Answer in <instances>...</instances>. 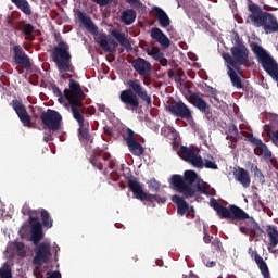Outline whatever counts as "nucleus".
Segmentation results:
<instances>
[{"mask_svg": "<svg viewBox=\"0 0 278 278\" xmlns=\"http://www.w3.org/2000/svg\"><path fill=\"white\" fill-rule=\"evenodd\" d=\"M211 207L220 216V218H226L231 220V223H238L240 220H245L243 226L239 227V231L243 236H250V238H260L264 233V229L260 227V224L255 222V218L248 215L244 210L230 204L228 207L220 204L216 199L212 198L210 201Z\"/></svg>", "mask_w": 278, "mask_h": 278, "instance_id": "1", "label": "nucleus"}, {"mask_svg": "<svg viewBox=\"0 0 278 278\" xmlns=\"http://www.w3.org/2000/svg\"><path fill=\"white\" fill-rule=\"evenodd\" d=\"M127 87L128 89H125L119 93V101L123 103L125 110H128L129 112H137L138 108H140V100L151 106L153 100L151 99V94H149L147 88L142 86L140 79H128Z\"/></svg>", "mask_w": 278, "mask_h": 278, "instance_id": "2", "label": "nucleus"}, {"mask_svg": "<svg viewBox=\"0 0 278 278\" xmlns=\"http://www.w3.org/2000/svg\"><path fill=\"white\" fill-rule=\"evenodd\" d=\"M248 11L251 14L248 15L245 20L247 25L263 27L265 34H275L278 31V22L275 15L269 12L262 11V8L253 2L248 4Z\"/></svg>", "mask_w": 278, "mask_h": 278, "instance_id": "3", "label": "nucleus"}, {"mask_svg": "<svg viewBox=\"0 0 278 278\" xmlns=\"http://www.w3.org/2000/svg\"><path fill=\"white\" fill-rule=\"evenodd\" d=\"M86 99V93L81 88L79 81L71 78L68 84V89L65 88L61 96H58V101L64 104L65 108H71L72 116H77L79 111L77 108H84V100Z\"/></svg>", "mask_w": 278, "mask_h": 278, "instance_id": "4", "label": "nucleus"}, {"mask_svg": "<svg viewBox=\"0 0 278 278\" xmlns=\"http://www.w3.org/2000/svg\"><path fill=\"white\" fill-rule=\"evenodd\" d=\"M52 61L54 62L59 73H74L73 55H71V46L64 40H60L58 46H54L51 53Z\"/></svg>", "mask_w": 278, "mask_h": 278, "instance_id": "5", "label": "nucleus"}, {"mask_svg": "<svg viewBox=\"0 0 278 278\" xmlns=\"http://www.w3.org/2000/svg\"><path fill=\"white\" fill-rule=\"evenodd\" d=\"M198 177L197 172L189 169L185 172L184 177L181 175H173L172 186L176 188L177 192L184 194L186 199H192L197 194V190L192 188V184L197 181Z\"/></svg>", "mask_w": 278, "mask_h": 278, "instance_id": "6", "label": "nucleus"}, {"mask_svg": "<svg viewBox=\"0 0 278 278\" xmlns=\"http://www.w3.org/2000/svg\"><path fill=\"white\" fill-rule=\"evenodd\" d=\"M128 188L130 192L139 200V201H148V203H166V198H162L157 194L147 193L142 188V184L138 181V178H129L128 179Z\"/></svg>", "mask_w": 278, "mask_h": 278, "instance_id": "7", "label": "nucleus"}, {"mask_svg": "<svg viewBox=\"0 0 278 278\" xmlns=\"http://www.w3.org/2000/svg\"><path fill=\"white\" fill-rule=\"evenodd\" d=\"M90 164L102 173V175L108 176L110 170H114L116 168V161L112 160V154L109 152H98L90 157Z\"/></svg>", "mask_w": 278, "mask_h": 278, "instance_id": "8", "label": "nucleus"}, {"mask_svg": "<svg viewBox=\"0 0 278 278\" xmlns=\"http://www.w3.org/2000/svg\"><path fill=\"white\" fill-rule=\"evenodd\" d=\"M40 121L43 129H51L52 131L62 129V115L55 110L48 109L41 112Z\"/></svg>", "mask_w": 278, "mask_h": 278, "instance_id": "9", "label": "nucleus"}, {"mask_svg": "<svg viewBox=\"0 0 278 278\" xmlns=\"http://www.w3.org/2000/svg\"><path fill=\"white\" fill-rule=\"evenodd\" d=\"M74 121L78 124V140L83 144H89V148L92 149V143L94 142V137L90 135V122L88 119L84 118L81 114H76L74 117Z\"/></svg>", "mask_w": 278, "mask_h": 278, "instance_id": "10", "label": "nucleus"}, {"mask_svg": "<svg viewBox=\"0 0 278 278\" xmlns=\"http://www.w3.org/2000/svg\"><path fill=\"white\" fill-rule=\"evenodd\" d=\"M242 135L247 138L248 142H251L254 148V153L258 157H264L265 160H270L273 157V152L268 150V146L263 143L262 139H257L253 134L249 131H243Z\"/></svg>", "mask_w": 278, "mask_h": 278, "instance_id": "11", "label": "nucleus"}, {"mask_svg": "<svg viewBox=\"0 0 278 278\" xmlns=\"http://www.w3.org/2000/svg\"><path fill=\"white\" fill-rule=\"evenodd\" d=\"M51 253V243L49 242H42L37 245L35 249V256L33 258V264L35 266H42V264H48V262H51L52 257Z\"/></svg>", "mask_w": 278, "mask_h": 278, "instance_id": "12", "label": "nucleus"}, {"mask_svg": "<svg viewBox=\"0 0 278 278\" xmlns=\"http://www.w3.org/2000/svg\"><path fill=\"white\" fill-rule=\"evenodd\" d=\"M167 112H169L172 116H176L177 118H184L185 121H194V118L192 117V111L182 101L172 102L167 106Z\"/></svg>", "mask_w": 278, "mask_h": 278, "instance_id": "13", "label": "nucleus"}, {"mask_svg": "<svg viewBox=\"0 0 278 278\" xmlns=\"http://www.w3.org/2000/svg\"><path fill=\"white\" fill-rule=\"evenodd\" d=\"M181 160L194 166V168H203V157L194 152L192 149L181 146L178 152Z\"/></svg>", "mask_w": 278, "mask_h": 278, "instance_id": "14", "label": "nucleus"}, {"mask_svg": "<svg viewBox=\"0 0 278 278\" xmlns=\"http://www.w3.org/2000/svg\"><path fill=\"white\" fill-rule=\"evenodd\" d=\"M10 105L13 108L15 114H17L24 127H34V123H31V116L29 113H27V109L24 106L23 102L14 99Z\"/></svg>", "mask_w": 278, "mask_h": 278, "instance_id": "15", "label": "nucleus"}, {"mask_svg": "<svg viewBox=\"0 0 278 278\" xmlns=\"http://www.w3.org/2000/svg\"><path fill=\"white\" fill-rule=\"evenodd\" d=\"M131 66L140 77H143V84L144 86H149V83L146 80L147 75L153 71V65L149 63V61L142 59L141 56L134 59L131 62Z\"/></svg>", "mask_w": 278, "mask_h": 278, "instance_id": "16", "label": "nucleus"}, {"mask_svg": "<svg viewBox=\"0 0 278 278\" xmlns=\"http://www.w3.org/2000/svg\"><path fill=\"white\" fill-rule=\"evenodd\" d=\"M127 138H126V144L132 155L136 157H140V155H144V147L138 142V139H136V134L130 128H127Z\"/></svg>", "mask_w": 278, "mask_h": 278, "instance_id": "17", "label": "nucleus"}, {"mask_svg": "<svg viewBox=\"0 0 278 278\" xmlns=\"http://www.w3.org/2000/svg\"><path fill=\"white\" fill-rule=\"evenodd\" d=\"M28 223L30 225V240L34 244H38L42 238H45V232L42 231V224L38 217L29 216Z\"/></svg>", "mask_w": 278, "mask_h": 278, "instance_id": "18", "label": "nucleus"}, {"mask_svg": "<svg viewBox=\"0 0 278 278\" xmlns=\"http://www.w3.org/2000/svg\"><path fill=\"white\" fill-rule=\"evenodd\" d=\"M13 60L17 66H22L23 68H26V71H29L31 68V60L29 59V55L23 51V48L18 45L13 46Z\"/></svg>", "mask_w": 278, "mask_h": 278, "instance_id": "19", "label": "nucleus"}, {"mask_svg": "<svg viewBox=\"0 0 278 278\" xmlns=\"http://www.w3.org/2000/svg\"><path fill=\"white\" fill-rule=\"evenodd\" d=\"M230 53L232 62H238L249 67V49L247 48L245 45L233 46L230 49Z\"/></svg>", "mask_w": 278, "mask_h": 278, "instance_id": "20", "label": "nucleus"}, {"mask_svg": "<svg viewBox=\"0 0 278 278\" xmlns=\"http://www.w3.org/2000/svg\"><path fill=\"white\" fill-rule=\"evenodd\" d=\"M76 15L80 21V23L84 25V27L87 29V31H89L90 34H97L99 31V28L97 27V25H94V22H92V18L86 15L84 11L77 9Z\"/></svg>", "mask_w": 278, "mask_h": 278, "instance_id": "21", "label": "nucleus"}, {"mask_svg": "<svg viewBox=\"0 0 278 278\" xmlns=\"http://www.w3.org/2000/svg\"><path fill=\"white\" fill-rule=\"evenodd\" d=\"M150 36L152 40H156V42H160L162 49H168L170 47V39L160 29L159 27H154L150 31Z\"/></svg>", "mask_w": 278, "mask_h": 278, "instance_id": "22", "label": "nucleus"}, {"mask_svg": "<svg viewBox=\"0 0 278 278\" xmlns=\"http://www.w3.org/2000/svg\"><path fill=\"white\" fill-rule=\"evenodd\" d=\"M233 177L238 184L242 185V188H249L251 186V174H249V170L239 167L233 170Z\"/></svg>", "mask_w": 278, "mask_h": 278, "instance_id": "23", "label": "nucleus"}, {"mask_svg": "<svg viewBox=\"0 0 278 278\" xmlns=\"http://www.w3.org/2000/svg\"><path fill=\"white\" fill-rule=\"evenodd\" d=\"M98 42L106 53H116V49H118V42L114 39L108 40L105 34L100 35Z\"/></svg>", "mask_w": 278, "mask_h": 278, "instance_id": "24", "label": "nucleus"}, {"mask_svg": "<svg viewBox=\"0 0 278 278\" xmlns=\"http://www.w3.org/2000/svg\"><path fill=\"white\" fill-rule=\"evenodd\" d=\"M152 12L156 17L160 27H163V29L170 27V17H168V14H166L165 10L160 7H153Z\"/></svg>", "mask_w": 278, "mask_h": 278, "instance_id": "25", "label": "nucleus"}, {"mask_svg": "<svg viewBox=\"0 0 278 278\" xmlns=\"http://www.w3.org/2000/svg\"><path fill=\"white\" fill-rule=\"evenodd\" d=\"M251 257L257 264L263 277L270 278V271L268 270V265L266 264V261H264V258L257 253V251H252Z\"/></svg>", "mask_w": 278, "mask_h": 278, "instance_id": "26", "label": "nucleus"}, {"mask_svg": "<svg viewBox=\"0 0 278 278\" xmlns=\"http://www.w3.org/2000/svg\"><path fill=\"white\" fill-rule=\"evenodd\" d=\"M190 94V101L193 104V108H197L200 112H205L206 110H210V104L203 100L199 94L195 92H192L191 90H188Z\"/></svg>", "mask_w": 278, "mask_h": 278, "instance_id": "27", "label": "nucleus"}, {"mask_svg": "<svg viewBox=\"0 0 278 278\" xmlns=\"http://www.w3.org/2000/svg\"><path fill=\"white\" fill-rule=\"evenodd\" d=\"M173 203L177 205V215L178 216H185V214H188L190 212V205H188V202L180 195H173L172 197Z\"/></svg>", "mask_w": 278, "mask_h": 278, "instance_id": "28", "label": "nucleus"}, {"mask_svg": "<svg viewBox=\"0 0 278 278\" xmlns=\"http://www.w3.org/2000/svg\"><path fill=\"white\" fill-rule=\"evenodd\" d=\"M227 68V75L233 86V88H237L238 90H242L244 88V84H242V78L233 71L231 66H226Z\"/></svg>", "mask_w": 278, "mask_h": 278, "instance_id": "29", "label": "nucleus"}, {"mask_svg": "<svg viewBox=\"0 0 278 278\" xmlns=\"http://www.w3.org/2000/svg\"><path fill=\"white\" fill-rule=\"evenodd\" d=\"M35 214H40L42 227H45L46 229H51V227H53V217H51L49 211L45 208H38L37 211H35Z\"/></svg>", "mask_w": 278, "mask_h": 278, "instance_id": "30", "label": "nucleus"}, {"mask_svg": "<svg viewBox=\"0 0 278 278\" xmlns=\"http://www.w3.org/2000/svg\"><path fill=\"white\" fill-rule=\"evenodd\" d=\"M223 60L226 62L227 66H230L238 75H242V67L244 64H240L233 61L229 52L223 53Z\"/></svg>", "mask_w": 278, "mask_h": 278, "instance_id": "31", "label": "nucleus"}, {"mask_svg": "<svg viewBox=\"0 0 278 278\" xmlns=\"http://www.w3.org/2000/svg\"><path fill=\"white\" fill-rule=\"evenodd\" d=\"M266 232H267V236H268V239H269V247H273V249H275V247H277V244H278L277 226L267 225Z\"/></svg>", "mask_w": 278, "mask_h": 278, "instance_id": "32", "label": "nucleus"}, {"mask_svg": "<svg viewBox=\"0 0 278 278\" xmlns=\"http://www.w3.org/2000/svg\"><path fill=\"white\" fill-rule=\"evenodd\" d=\"M137 13L132 9H127L122 12L121 21L124 25H131L136 21Z\"/></svg>", "mask_w": 278, "mask_h": 278, "instance_id": "33", "label": "nucleus"}, {"mask_svg": "<svg viewBox=\"0 0 278 278\" xmlns=\"http://www.w3.org/2000/svg\"><path fill=\"white\" fill-rule=\"evenodd\" d=\"M111 36H113V38L119 42L121 47H125V49H131V43L124 33H121L119 30H112Z\"/></svg>", "mask_w": 278, "mask_h": 278, "instance_id": "34", "label": "nucleus"}, {"mask_svg": "<svg viewBox=\"0 0 278 278\" xmlns=\"http://www.w3.org/2000/svg\"><path fill=\"white\" fill-rule=\"evenodd\" d=\"M23 14H26V16H31V7L29 5V2L27 0H11Z\"/></svg>", "mask_w": 278, "mask_h": 278, "instance_id": "35", "label": "nucleus"}, {"mask_svg": "<svg viewBox=\"0 0 278 278\" xmlns=\"http://www.w3.org/2000/svg\"><path fill=\"white\" fill-rule=\"evenodd\" d=\"M23 14H26V16H31V7L29 5V2L27 0H11Z\"/></svg>", "mask_w": 278, "mask_h": 278, "instance_id": "36", "label": "nucleus"}, {"mask_svg": "<svg viewBox=\"0 0 278 278\" xmlns=\"http://www.w3.org/2000/svg\"><path fill=\"white\" fill-rule=\"evenodd\" d=\"M77 111L85 121H88L90 116H94L97 114V109H94V106H88L86 109L84 104L81 108H77Z\"/></svg>", "mask_w": 278, "mask_h": 278, "instance_id": "37", "label": "nucleus"}, {"mask_svg": "<svg viewBox=\"0 0 278 278\" xmlns=\"http://www.w3.org/2000/svg\"><path fill=\"white\" fill-rule=\"evenodd\" d=\"M147 54L153 58L156 62H162L164 53L157 47L148 48Z\"/></svg>", "mask_w": 278, "mask_h": 278, "instance_id": "38", "label": "nucleus"}, {"mask_svg": "<svg viewBox=\"0 0 278 278\" xmlns=\"http://www.w3.org/2000/svg\"><path fill=\"white\" fill-rule=\"evenodd\" d=\"M203 161V166L206 168H210L211 170H218V165L216 164V161L214 160V156L212 154H205Z\"/></svg>", "mask_w": 278, "mask_h": 278, "instance_id": "39", "label": "nucleus"}, {"mask_svg": "<svg viewBox=\"0 0 278 278\" xmlns=\"http://www.w3.org/2000/svg\"><path fill=\"white\" fill-rule=\"evenodd\" d=\"M250 170L251 173H254V177L260 181V184H266V177L264 176L262 170H260V167H257V165L252 163L250 166Z\"/></svg>", "mask_w": 278, "mask_h": 278, "instance_id": "40", "label": "nucleus"}, {"mask_svg": "<svg viewBox=\"0 0 278 278\" xmlns=\"http://www.w3.org/2000/svg\"><path fill=\"white\" fill-rule=\"evenodd\" d=\"M197 192H200V194H205L206 197L210 195V185L205 181H198Z\"/></svg>", "mask_w": 278, "mask_h": 278, "instance_id": "41", "label": "nucleus"}, {"mask_svg": "<svg viewBox=\"0 0 278 278\" xmlns=\"http://www.w3.org/2000/svg\"><path fill=\"white\" fill-rule=\"evenodd\" d=\"M20 27H24L23 28L24 36H31V34H34V31L36 30V27H34V25L27 24L25 23V21L20 22Z\"/></svg>", "mask_w": 278, "mask_h": 278, "instance_id": "42", "label": "nucleus"}, {"mask_svg": "<svg viewBox=\"0 0 278 278\" xmlns=\"http://www.w3.org/2000/svg\"><path fill=\"white\" fill-rule=\"evenodd\" d=\"M0 278H12V269H10V265H8V263H4L0 268Z\"/></svg>", "mask_w": 278, "mask_h": 278, "instance_id": "43", "label": "nucleus"}, {"mask_svg": "<svg viewBox=\"0 0 278 278\" xmlns=\"http://www.w3.org/2000/svg\"><path fill=\"white\" fill-rule=\"evenodd\" d=\"M148 188L151 190V192H157L161 188V185L157 180H155V178H153L148 182Z\"/></svg>", "mask_w": 278, "mask_h": 278, "instance_id": "44", "label": "nucleus"}, {"mask_svg": "<svg viewBox=\"0 0 278 278\" xmlns=\"http://www.w3.org/2000/svg\"><path fill=\"white\" fill-rule=\"evenodd\" d=\"M185 79H186V74L184 73V70H181V68L177 70L176 76H175V81L177 84H180V86H181V84H184Z\"/></svg>", "mask_w": 278, "mask_h": 278, "instance_id": "45", "label": "nucleus"}, {"mask_svg": "<svg viewBox=\"0 0 278 278\" xmlns=\"http://www.w3.org/2000/svg\"><path fill=\"white\" fill-rule=\"evenodd\" d=\"M55 131H58V130L45 129L43 141L45 142H52L53 134H55Z\"/></svg>", "mask_w": 278, "mask_h": 278, "instance_id": "46", "label": "nucleus"}, {"mask_svg": "<svg viewBox=\"0 0 278 278\" xmlns=\"http://www.w3.org/2000/svg\"><path fill=\"white\" fill-rule=\"evenodd\" d=\"M126 3H129L136 10H144V4L140 0H126Z\"/></svg>", "mask_w": 278, "mask_h": 278, "instance_id": "47", "label": "nucleus"}, {"mask_svg": "<svg viewBox=\"0 0 278 278\" xmlns=\"http://www.w3.org/2000/svg\"><path fill=\"white\" fill-rule=\"evenodd\" d=\"M226 140H229L228 147L230 149H236V147H238V138L236 136H227Z\"/></svg>", "mask_w": 278, "mask_h": 278, "instance_id": "48", "label": "nucleus"}, {"mask_svg": "<svg viewBox=\"0 0 278 278\" xmlns=\"http://www.w3.org/2000/svg\"><path fill=\"white\" fill-rule=\"evenodd\" d=\"M211 244L213 247V251L220 253V239H218V238L213 239L211 241Z\"/></svg>", "mask_w": 278, "mask_h": 278, "instance_id": "49", "label": "nucleus"}, {"mask_svg": "<svg viewBox=\"0 0 278 278\" xmlns=\"http://www.w3.org/2000/svg\"><path fill=\"white\" fill-rule=\"evenodd\" d=\"M92 1L93 3H97V5H100V8H105L106 5L114 3V0H92Z\"/></svg>", "mask_w": 278, "mask_h": 278, "instance_id": "50", "label": "nucleus"}, {"mask_svg": "<svg viewBox=\"0 0 278 278\" xmlns=\"http://www.w3.org/2000/svg\"><path fill=\"white\" fill-rule=\"evenodd\" d=\"M46 278H62V274L60 271H47Z\"/></svg>", "mask_w": 278, "mask_h": 278, "instance_id": "51", "label": "nucleus"}, {"mask_svg": "<svg viewBox=\"0 0 278 278\" xmlns=\"http://www.w3.org/2000/svg\"><path fill=\"white\" fill-rule=\"evenodd\" d=\"M206 92L208 94H211V97H213V99H216V97L218 96V91L216 90V88L211 87V86L207 87Z\"/></svg>", "mask_w": 278, "mask_h": 278, "instance_id": "52", "label": "nucleus"}, {"mask_svg": "<svg viewBox=\"0 0 278 278\" xmlns=\"http://www.w3.org/2000/svg\"><path fill=\"white\" fill-rule=\"evenodd\" d=\"M52 92L55 97H62L64 94L58 85H52Z\"/></svg>", "mask_w": 278, "mask_h": 278, "instance_id": "53", "label": "nucleus"}, {"mask_svg": "<svg viewBox=\"0 0 278 278\" xmlns=\"http://www.w3.org/2000/svg\"><path fill=\"white\" fill-rule=\"evenodd\" d=\"M228 131L230 134H235V136H239L240 135V130H238V126H236L233 124L228 127Z\"/></svg>", "mask_w": 278, "mask_h": 278, "instance_id": "54", "label": "nucleus"}, {"mask_svg": "<svg viewBox=\"0 0 278 278\" xmlns=\"http://www.w3.org/2000/svg\"><path fill=\"white\" fill-rule=\"evenodd\" d=\"M203 240H204L205 244H210V242H212V240H214V237L210 236V233H207V232H204Z\"/></svg>", "mask_w": 278, "mask_h": 278, "instance_id": "55", "label": "nucleus"}, {"mask_svg": "<svg viewBox=\"0 0 278 278\" xmlns=\"http://www.w3.org/2000/svg\"><path fill=\"white\" fill-rule=\"evenodd\" d=\"M202 114H204L205 118H207V121H212V111L211 109H206L205 111H202Z\"/></svg>", "mask_w": 278, "mask_h": 278, "instance_id": "56", "label": "nucleus"}, {"mask_svg": "<svg viewBox=\"0 0 278 278\" xmlns=\"http://www.w3.org/2000/svg\"><path fill=\"white\" fill-rule=\"evenodd\" d=\"M235 47H239V45H244V42L242 41V39H240V35L236 34L235 35Z\"/></svg>", "mask_w": 278, "mask_h": 278, "instance_id": "57", "label": "nucleus"}, {"mask_svg": "<svg viewBox=\"0 0 278 278\" xmlns=\"http://www.w3.org/2000/svg\"><path fill=\"white\" fill-rule=\"evenodd\" d=\"M16 251H25V243L23 242H16L15 243Z\"/></svg>", "mask_w": 278, "mask_h": 278, "instance_id": "58", "label": "nucleus"}, {"mask_svg": "<svg viewBox=\"0 0 278 278\" xmlns=\"http://www.w3.org/2000/svg\"><path fill=\"white\" fill-rule=\"evenodd\" d=\"M205 264H206L207 268H214V266H216V262H214V261H207Z\"/></svg>", "mask_w": 278, "mask_h": 278, "instance_id": "59", "label": "nucleus"}, {"mask_svg": "<svg viewBox=\"0 0 278 278\" xmlns=\"http://www.w3.org/2000/svg\"><path fill=\"white\" fill-rule=\"evenodd\" d=\"M188 216H194V207H189V211L186 214V217L188 218Z\"/></svg>", "mask_w": 278, "mask_h": 278, "instance_id": "60", "label": "nucleus"}, {"mask_svg": "<svg viewBox=\"0 0 278 278\" xmlns=\"http://www.w3.org/2000/svg\"><path fill=\"white\" fill-rule=\"evenodd\" d=\"M161 134H162V136H168V134H173V131H170V129L166 130V129L162 128Z\"/></svg>", "mask_w": 278, "mask_h": 278, "instance_id": "61", "label": "nucleus"}, {"mask_svg": "<svg viewBox=\"0 0 278 278\" xmlns=\"http://www.w3.org/2000/svg\"><path fill=\"white\" fill-rule=\"evenodd\" d=\"M27 37H26V40H30V41H34V40H36V37H34V34H31V35H26Z\"/></svg>", "mask_w": 278, "mask_h": 278, "instance_id": "62", "label": "nucleus"}, {"mask_svg": "<svg viewBox=\"0 0 278 278\" xmlns=\"http://www.w3.org/2000/svg\"><path fill=\"white\" fill-rule=\"evenodd\" d=\"M99 112H105V105H99Z\"/></svg>", "mask_w": 278, "mask_h": 278, "instance_id": "63", "label": "nucleus"}, {"mask_svg": "<svg viewBox=\"0 0 278 278\" xmlns=\"http://www.w3.org/2000/svg\"><path fill=\"white\" fill-rule=\"evenodd\" d=\"M168 77H170V78L175 77V72L169 71V72H168Z\"/></svg>", "mask_w": 278, "mask_h": 278, "instance_id": "64", "label": "nucleus"}]
</instances>
